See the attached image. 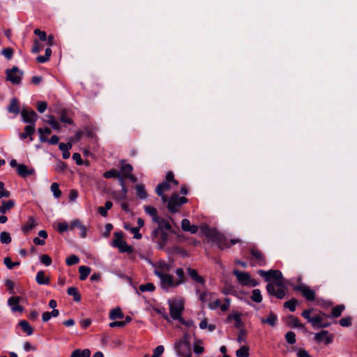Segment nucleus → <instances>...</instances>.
Returning a JSON list of instances; mask_svg holds the SVG:
<instances>
[{"mask_svg": "<svg viewBox=\"0 0 357 357\" xmlns=\"http://www.w3.org/2000/svg\"><path fill=\"white\" fill-rule=\"evenodd\" d=\"M258 273L259 275L264 278L266 281H270L271 279L274 280L275 285L279 287L274 295L276 298L282 299L284 297V279L281 271L278 270H269L268 271L259 270Z\"/></svg>", "mask_w": 357, "mask_h": 357, "instance_id": "1", "label": "nucleus"}, {"mask_svg": "<svg viewBox=\"0 0 357 357\" xmlns=\"http://www.w3.org/2000/svg\"><path fill=\"white\" fill-rule=\"evenodd\" d=\"M202 231L208 241L216 244L221 250L230 246L225 236L216 229L205 226L202 227Z\"/></svg>", "mask_w": 357, "mask_h": 357, "instance_id": "2", "label": "nucleus"}, {"mask_svg": "<svg viewBox=\"0 0 357 357\" xmlns=\"http://www.w3.org/2000/svg\"><path fill=\"white\" fill-rule=\"evenodd\" d=\"M174 349L180 357H191V347L188 333H185L181 338L176 341Z\"/></svg>", "mask_w": 357, "mask_h": 357, "instance_id": "3", "label": "nucleus"}, {"mask_svg": "<svg viewBox=\"0 0 357 357\" xmlns=\"http://www.w3.org/2000/svg\"><path fill=\"white\" fill-rule=\"evenodd\" d=\"M169 304L171 317L173 319L178 320L183 324L188 325V324H187L181 317V314L184 308L183 301H169Z\"/></svg>", "mask_w": 357, "mask_h": 357, "instance_id": "4", "label": "nucleus"}, {"mask_svg": "<svg viewBox=\"0 0 357 357\" xmlns=\"http://www.w3.org/2000/svg\"><path fill=\"white\" fill-rule=\"evenodd\" d=\"M152 241L158 244L160 250H163L169 241V234L166 231L153 229L151 234Z\"/></svg>", "mask_w": 357, "mask_h": 357, "instance_id": "5", "label": "nucleus"}, {"mask_svg": "<svg viewBox=\"0 0 357 357\" xmlns=\"http://www.w3.org/2000/svg\"><path fill=\"white\" fill-rule=\"evenodd\" d=\"M233 273L242 286L256 287L258 285V282L255 280L252 279L251 275L248 272H242L235 269Z\"/></svg>", "mask_w": 357, "mask_h": 357, "instance_id": "6", "label": "nucleus"}, {"mask_svg": "<svg viewBox=\"0 0 357 357\" xmlns=\"http://www.w3.org/2000/svg\"><path fill=\"white\" fill-rule=\"evenodd\" d=\"M187 202L188 199L185 197H180L176 193H174L169 199L167 208L170 212L175 213L181 206Z\"/></svg>", "mask_w": 357, "mask_h": 357, "instance_id": "7", "label": "nucleus"}, {"mask_svg": "<svg viewBox=\"0 0 357 357\" xmlns=\"http://www.w3.org/2000/svg\"><path fill=\"white\" fill-rule=\"evenodd\" d=\"M6 79L13 84H20L22 81L23 72L17 66H13L12 68L6 70Z\"/></svg>", "mask_w": 357, "mask_h": 357, "instance_id": "8", "label": "nucleus"}, {"mask_svg": "<svg viewBox=\"0 0 357 357\" xmlns=\"http://www.w3.org/2000/svg\"><path fill=\"white\" fill-rule=\"evenodd\" d=\"M115 238L112 241V246L116 247L121 252H130L132 248L128 245L126 242L123 241V233L121 231L114 233Z\"/></svg>", "mask_w": 357, "mask_h": 357, "instance_id": "9", "label": "nucleus"}, {"mask_svg": "<svg viewBox=\"0 0 357 357\" xmlns=\"http://www.w3.org/2000/svg\"><path fill=\"white\" fill-rule=\"evenodd\" d=\"M160 280L161 287L165 290H168L170 288H174L181 284V282H176L174 280L173 276L165 273L160 276H158Z\"/></svg>", "mask_w": 357, "mask_h": 357, "instance_id": "10", "label": "nucleus"}, {"mask_svg": "<svg viewBox=\"0 0 357 357\" xmlns=\"http://www.w3.org/2000/svg\"><path fill=\"white\" fill-rule=\"evenodd\" d=\"M152 266L154 268V273L158 277L167 273L172 268L171 264H169L164 260H160L156 263L152 264Z\"/></svg>", "mask_w": 357, "mask_h": 357, "instance_id": "11", "label": "nucleus"}, {"mask_svg": "<svg viewBox=\"0 0 357 357\" xmlns=\"http://www.w3.org/2000/svg\"><path fill=\"white\" fill-rule=\"evenodd\" d=\"M296 291L302 294V295L308 301H313L315 299L314 291L308 286L304 284H300L294 287Z\"/></svg>", "mask_w": 357, "mask_h": 357, "instance_id": "12", "label": "nucleus"}, {"mask_svg": "<svg viewBox=\"0 0 357 357\" xmlns=\"http://www.w3.org/2000/svg\"><path fill=\"white\" fill-rule=\"evenodd\" d=\"M21 115L25 123L33 125H35L38 118L37 114L32 109H24L21 112Z\"/></svg>", "mask_w": 357, "mask_h": 357, "instance_id": "13", "label": "nucleus"}, {"mask_svg": "<svg viewBox=\"0 0 357 357\" xmlns=\"http://www.w3.org/2000/svg\"><path fill=\"white\" fill-rule=\"evenodd\" d=\"M333 335L329 334L327 331H322L314 334V340L317 342H324L326 344H330L333 340Z\"/></svg>", "mask_w": 357, "mask_h": 357, "instance_id": "14", "label": "nucleus"}, {"mask_svg": "<svg viewBox=\"0 0 357 357\" xmlns=\"http://www.w3.org/2000/svg\"><path fill=\"white\" fill-rule=\"evenodd\" d=\"M250 252L255 259L256 264L259 266H265L266 261L262 252L257 248H252Z\"/></svg>", "mask_w": 357, "mask_h": 357, "instance_id": "15", "label": "nucleus"}, {"mask_svg": "<svg viewBox=\"0 0 357 357\" xmlns=\"http://www.w3.org/2000/svg\"><path fill=\"white\" fill-rule=\"evenodd\" d=\"M154 222L156 223L157 225H158L157 227L154 228L155 229H158V230L160 229V230H162V231H166L167 232V231H170L172 230L171 225L165 218H162L161 217H158L157 220H155Z\"/></svg>", "mask_w": 357, "mask_h": 357, "instance_id": "16", "label": "nucleus"}, {"mask_svg": "<svg viewBox=\"0 0 357 357\" xmlns=\"http://www.w3.org/2000/svg\"><path fill=\"white\" fill-rule=\"evenodd\" d=\"M20 298L18 296L10 297L8 301V304L13 312H22L23 307L19 305Z\"/></svg>", "mask_w": 357, "mask_h": 357, "instance_id": "17", "label": "nucleus"}, {"mask_svg": "<svg viewBox=\"0 0 357 357\" xmlns=\"http://www.w3.org/2000/svg\"><path fill=\"white\" fill-rule=\"evenodd\" d=\"M181 229L184 231H189L191 234H195L198 231V227L196 225H190V220L183 219L181 221Z\"/></svg>", "mask_w": 357, "mask_h": 357, "instance_id": "18", "label": "nucleus"}, {"mask_svg": "<svg viewBox=\"0 0 357 357\" xmlns=\"http://www.w3.org/2000/svg\"><path fill=\"white\" fill-rule=\"evenodd\" d=\"M310 324L314 328H326L329 326V324L324 322L319 315L312 317L310 319Z\"/></svg>", "mask_w": 357, "mask_h": 357, "instance_id": "19", "label": "nucleus"}, {"mask_svg": "<svg viewBox=\"0 0 357 357\" xmlns=\"http://www.w3.org/2000/svg\"><path fill=\"white\" fill-rule=\"evenodd\" d=\"M260 321L263 324H268L269 326L274 327L276 326L278 322V317L275 314L271 312L267 318L261 317Z\"/></svg>", "mask_w": 357, "mask_h": 357, "instance_id": "20", "label": "nucleus"}, {"mask_svg": "<svg viewBox=\"0 0 357 357\" xmlns=\"http://www.w3.org/2000/svg\"><path fill=\"white\" fill-rule=\"evenodd\" d=\"M195 289L196 294L202 302H206L209 299V293L205 290V287L196 286Z\"/></svg>", "mask_w": 357, "mask_h": 357, "instance_id": "21", "label": "nucleus"}, {"mask_svg": "<svg viewBox=\"0 0 357 357\" xmlns=\"http://www.w3.org/2000/svg\"><path fill=\"white\" fill-rule=\"evenodd\" d=\"M232 320L235 322V327L237 328H241L242 326V321H241V314L239 312H234L232 314H230L228 315L227 318V321L230 322Z\"/></svg>", "mask_w": 357, "mask_h": 357, "instance_id": "22", "label": "nucleus"}, {"mask_svg": "<svg viewBox=\"0 0 357 357\" xmlns=\"http://www.w3.org/2000/svg\"><path fill=\"white\" fill-rule=\"evenodd\" d=\"M17 171L18 174L22 177H26L27 176L31 175L34 173L33 169H29L28 167L24 164L17 165Z\"/></svg>", "mask_w": 357, "mask_h": 357, "instance_id": "23", "label": "nucleus"}, {"mask_svg": "<svg viewBox=\"0 0 357 357\" xmlns=\"http://www.w3.org/2000/svg\"><path fill=\"white\" fill-rule=\"evenodd\" d=\"M36 281L39 284L47 285L50 284V278L45 276V272L40 271L37 273L36 276Z\"/></svg>", "mask_w": 357, "mask_h": 357, "instance_id": "24", "label": "nucleus"}, {"mask_svg": "<svg viewBox=\"0 0 357 357\" xmlns=\"http://www.w3.org/2000/svg\"><path fill=\"white\" fill-rule=\"evenodd\" d=\"M172 185H174L172 183L164 181L158 185L155 189V192L158 195H161L162 192H165L167 191H169L172 188Z\"/></svg>", "mask_w": 357, "mask_h": 357, "instance_id": "25", "label": "nucleus"}, {"mask_svg": "<svg viewBox=\"0 0 357 357\" xmlns=\"http://www.w3.org/2000/svg\"><path fill=\"white\" fill-rule=\"evenodd\" d=\"M35 132V125L30 124L26 126L24 128V132L21 133L20 137L21 139H26L27 137H30V140L32 141L33 138L31 137L32 134Z\"/></svg>", "mask_w": 357, "mask_h": 357, "instance_id": "26", "label": "nucleus"}, {"mask_svg": "<svg viewBox=\"0 0 357 357\" xmlns=\"http://www.w3.org/2000/svg\"><path fill=\"white\" fill-rule=\"evenodd\" d=\"M39 139L41 142H46L47 141V136L51 134L50 128L45 127L44 128H38Z\"/></svg>", "mask_w": 357, "mask_h": 357, "instance_id": "27", "label": "nucleus"}, {"mask_svg": "<svg viewBox=\"0 0 357 357\" xmlns=\"http://www.w3.org/2000/svg\"><path fill=\"white\" fill-rule=\"evenodd\" d=\"M204 342L202 340L197 339L193 343V351L195 354L200 355L202 354L204 351Z\"/></svg>", "mask_w": 357, "mask_h": 357, "instance_id": "28", "label": "nucleus"}, {"mask_svg": "<svg viewBox=\"0 0 357 357\" xmlns=\"http://www.w3.org/2000/svg\"><path fill=\"white\" fill-rule=\"evenodd\" d=\"M345 306L344 305H339L332 308L331 313L328 316L330 318L339 317L342 312L344 310Z\"/></svg>", "mask_w": 357, "mask_h": 357, "instance_id": "29", "label": "nucleus"}, {"mask_svg": "<svg viewBox=\"0 0 357 357\" xmlns=\"http://www.w3.org/2000/svg\"><path fill=\"white\" fill-rule=\"evenodd\" d=\"M14 205L15 202L13 200L3 201L2 205L0 206V213L2 214L7 213Z\"/></svg>", "mask_w": 357, "mask_h": 357, "instance_id": "30", "label": "nucleus"}, {"mask_svg": "<svg viewBox=\"0 0 357 357\" xmlns=\"http://www.w3.org/2000/svg\"><path fill=\"white\" fill-rule=\"evenodd\" d=\"M36 225V223L35 222V220L33 217H29L28 218L27 222L22 227V231L24 233L27 234L29 233L32 229H33Z\"/></svg>", "mask_w": 357, "mask_h": 357, "instance_id": "31", "label": "nucleus"}, {"mask_svg": "<svg viewBox=\"0 0 357 357\" xmlns=\"http://www.w3.org/2000/svg\"><path fill=\"white\" fill-rule=\"evenodd\" d=\"M145 212L152 218V221L154 222L158 218V211L155 207L146 206L144 207Z\"/></svg>", "mask_w": 357, "mask_h": 357, "instance_id": "32", "label": "nucleus"}, {"mask_svg": "<svg viewBox=\"0 0 357 357\" xmlns=\"http://www.w3.org/2000/svg\"><path fill=\"white\" fill-rule=\"evenodd\" d=\"M91 355V351L89 349H84L83 350L75 349L71 354V357H89Z\"/></svg>", "mask_w": 357, "mask_h": 357, "instance_id": "33", "label": "nucleus"}, {"mask_svg": "<svg viewBox=\"0 0 357 357\" xmlns=\"http://www.w3.org/2000/svg\"><path fill=\"white\" fill-rule=\"evenodd\" d=\"M136 195L137 197L141 199H145L147 197V194L145 190V187L143 184H137L135 187Z\"/></svg>", "mask_w": 357, "mask_h": 357, "instance_id": "34", "label": "nucleus"}, {"mask_svg": "<svg viewBox=\"0 0 357 357\" xmlns=\"http://www.w3.org/2000/svg\"><path fill=\"white\" fill-rule=\"evenodd\" d=\"M8 111L10 113L17 114L20 112L18 102L16 98H13L8 107Z\"/></svg>", "mask_w": 357, "mask_h": 357, "instance_id": "35", "label": "nucleus"}, {"mask_svg": "<svg viewBox=\"0 0 357 357\" xmlns=\"http://www.w3.org/2000/svg\"><path fill=\"white\" fill-rule=\"evenodd\" d=\"M79 279L84 280L87 278L91 273V268L85 266H81L79 268Z\"/></svg>", "mask_w": 357, "mask_h": 357, "instance_id": "36", "label": "nucleus"}, {"mask_svg": "<svg viewBox=\"0 0 357 357\" xmlns=\"http://www.w3.org/2000/svg\"><path fill=\"white\" fill-rule=\"evenodd\" d=\"M112 202L110 201H107L105 204V206H99L98 208V213L103 217H106L107 215V211L109 210L112 207Z\"/></svg>", "mask_w": 357, "mask_h": 357, "instance_id": "37", "label": "nucleus"}, {"mask_svg": "<svg viewBox=\"0 0 357 357\" xmlns=\"http://www.w3.org/2000/svg\"><path fill=\"white\" fill-rule=\"evenodd\" d=\"M19 325L21 326L22 330L26 333L27 335H31L33 334V330L32 327L30 326V324L24 320L21 321L19 323Z\"/></svg>", "mask_w": 357, "mask_h": 357, "instance_id": "38", "label": "nucleus"}, {"mask_svg": "<svg viewBox=\"0 0 357 357\" xmlns=\"http://www.w3.org/2000/svg\"><path fill=\"white\" fill-rule=\"evenodd\" d=\"M236 355L237 357H249V348L247 346H242L240 349L236 350Z\"/></svg>", "mask_w": 357, "mask_h": 357, "instance_id": "39", "label": "nucleus"}, {"mask_svg": "<svg viewBox=\"0 0 357 357\" xmlns=\"http://www.w3.org/2000/svg\"><path fill=\"white\" fill-rule=\"evenodd\" d=\"M67 293L70 296H73L74 297V300L75 301H79L81 299V296L78 292L77 289L75 287H71L67 289Z\"/></svg>", "mask_w": 357, "mask_h": 357, "instance_id": "40", "label": "nucleus"}, {"mask_svg": "<svg viewBox=\"0 0 357 357\" xmlns=\"http://www.w3.org/2000/svg\"><path fill=\"white\" fill-rule=\"evenodd\" d=\"M199 328L202 330L207 329L209 332H212L215 329L214 324H208L207 319H204L199 323Z\"/></svg>", "mask_w": 357, "mask_h": 357, "instance_id": "41", "label": "nucleus"}, {"mask_svg": "<svg viewBox=\"0 0 357 357\" xmlns=\"http://www.w3.org/2000/svg\"><path fill=\"white\" fill-rule=\"evenodd\" d=\"M12 241L10 234L7 231H2L0 234V241L3 244H9Z\"/></svg>", "mask_w": 357, "mask_h": 357, "instance_id": "42", "label": "nucleus"}, {"mask_svg": "<svg viewBox=\"0 0 357 357\" xmlns=\"http://www.w3.org/2000/svg\"><path fill=\"white\" fill-rule=\"evenodd\" d=\"M251 299L255 303H261L262 301V296L261 291L258 289H255L252 292Z\"/></svg>", "mask_w": 357, "mask_h": 357, "instance_id": "43", "label": "nucleus"}, {"mask_svg": "<svg viewBox=\"0 0 357 357\" xmlns=\"http://www.w3.org/2000/svg\"><path fill=\"white\" fill-rule=\"evenodd\" d=\"M123 317V314L119 308L113 309L109 314L110 319H121Z\"/></svg>", "mask_w": 357, "mask_h": 357, "instance_id": "44", "label": "nucleus"}, {"mask_svg": "<svg viewBox=\"0 0 357 357\" xmlns=\"http://www.w3.org/2000/svg\"><path fill=\"white\" fill-rule=\"evenodd\" d=\"M132 167L130 164H123L121 166L122 176L126 178L132 171Z\"/></svg>", "mask_w": 357, "mask_h": 357, "instance_id": "45", "label": "nucleus"}, {"mask_svg": "<svg viewBox=\"0 0 357 357\" xmlns=\"http://www.w3.org/2000/svg\"><path fill=\"white\" fill-rule=\"evenodd\" d=\"M297 303V300L292 298L291 300L285 302L284 306V307L288 308L291 312H294Z\"/></svg>", "mask_w": 357, "mask_h": 357, "instance_id": "46", "label": "nucleus"}, {"mask_svg": "<svg viewBox=\"0 0 357 357\" xmlns=\"http://www.w3.org/2000/svg\"><path fill=\"white\" fill-rule=\"evenodd\" d=\"M51 191L56 198H59L61 195V192L59 190V185L56 183H53L50 187Z\"/></svg>", "mask_w": 357, "mask_h": 357, "instance_id": "47", "label": "nucleus"}, {"mask_svg": "<svg viewBox=\"0 0 357 357\" xmlns=\"http://www.w3.org/2000/svg\"><path fill=\"white\" fill-rule=\"evenodd\" d=\"M139 290L144 291H153L155 290V286L153 283H146L139 286Z\"/></svg>", "mask_w": 357, "mask_h": 357, "instance_id": "48", "label": "nucleus"}, {"mask_svg": "<svg viewBox=\"0 0 357 357\" xmlns=\"http://www.w3.org/2000/svg\"><path fill=\"white\" fill-rule=\"evenodd\" d=\"M286 341L291 344H293L296 342V335L292 331H289L285 335Z\"/></svg>", "mask_w": 357, "mask_h": 357, "instance_id": "49", "label": "nucleus"}, {"mask_svg": "<svg viewBox=\"0 0 357 357\" xmlns=\"http://www.w3.org/2000/svg\"><path fill=\"white\" fill-rule=\"evenodd\" d=\"M3 263L8 269H13L15 266L20 265V262H12L8 257L4 258Z\"/></svg>", "mask_w": 357, "mask_h": 357, "instance_id": "50", "label": "nucleus"}, {"mask_svg": "<svg viewBox=\"0 0 357 357\" xmlns=\"http://www.w3.org/2000/svg\"><path fill=\"white\" fill-rule=\"evenodd\" d=\"M165 182L172 183L174 186H177L178 185V181L174 179V174L172 172H167L166 175V180Z\"/></svg>", "mask_w": 357, "mask_h": 357, "instance_id": "51", "label": "nucleus"}, {"mask_svg": "<svg viewBox=\"0 0 357 357\" xmlns=\"http://www.w3.org/2000/svg\"><path fill=\"white\" fill-rule=\"evenodd\" d=\"M43 49V45L40 43L38 40L36 39L33 42V45L31 48V52L33 54L38 53Z\"/></svg>", "mask_w": 357, "mask_h": 357, "instance_id": "52", "label": "nucleus"}, {"mask_svg": "<svg viewBox=\"0 0 357 357\" xmlns=\"http://www.w3.org/2000/svg\"><path fill=\"white\" fill-rule=\"evenodd\" d=\"M352 324V319L351 317H346L340 320V324L342 327L350 326Z\"/></svg>", "mask_w": 357, "mask_h": 357, "instance_id": "53", "label": "nucleus"}, {"mask_svg": "<svg viewBox=\"0 0 357 357\" xmlns=\"http://www.w3.org/2000/svg\"><path fill=\"white\" fill-rule=\"evenodd\" d=\"M79 259L78 257H77L76 255H71L66 259V262L67 265L72 266L77 264L79 262Z\"/></svg>", "mask_w": 357, "mask_h": 357, "instance_id": "54", "label": "nucleus"}, {"mask_svg": "<svg viewBox=\"0 0 357 357\" xmlns=\"http://www.w3.org/2000/svg\"><path fill=\"white\" fill-rule=\"evenodd\" d=\"M119 173L115 169H111L109 171L105 172L103 174V176L106 178H116Z\"/></svg>", "mask_w": 357, "mask_h": 357, "instance_id": "55", "label": "nucleus"}, {"mask_svg": "<svg viewBox=\"0 0 357 357\" xmlns=\"http://www.w3.org/2000/svg\"><path fill=\"white\" fill-rule=\"evenodd\" d=\"M245 335H246V331L244 329L240 330V331L238 332V337H237V342L239 344L245 342Z\"/></svg>", "mask_w": 357, "mask_h": 357, "instance_id": "56", "label": "nucleus"}, {"mask_svg": "<svg viewBox=\"0 0 357 357\" xmlns=\"http://www.w3.org/2000/svg\"><path fill=\"white\" fill-rule=\"evenodd\" d=\"M72 146H73L72 142L70 141L67 144L60 143L59 144V149L62 152L69 151L72 148Z\"/></svg>", "mask_w": 357, "mask_h": 357, "instance_id": "57", "label": "nucleus"}, {"mask_svg": "<svg viewBox=\"0 0 357 357\" xmlns=\"http://www.w3.org/2000/svg\"><path fill=\"white\" fill-rule=\"evenodd\" d=\"M176 274L178 279L176 282H181V284L184 282V271L182 268H177L176 270Z\"/></svg>", "mask_w": 357, "mask_h": 357, "instance_id": "58", "label": "nucleus"}, {"mask_svg": "<svg viewBox=\"0 0 357 357\" xmlns=\"http://www.w3.org/2000/svg\"><path fill=\"white\" fill-rule=\"evenodd\" d=\"M35 35L38 36L40 40L45 41L47 40V35L45 31H40L38 29L34 30Z\"/></svg>", "mask_w": 357, "mask_h": 357, "instance_id": "59", "label": "nucleus"}, {"mask_svg": "<svg viewBox=\"0 0 357 357\" xmlns=\"http://www.w3.org/2000/svg\"><path fill=\"white\" fill-rule=\"evenodd\" d=\"M5 285L9 291L10 294H15L14 287L15 283L10 280H6L5 282Z\"/></svg>", "mask_w": 357, "mask_h": 357, "instance_id": "60", "label": "nucleus"}, {"mask_svg": "<svg viewBox=\"0 0 357 357\" xmlns=\"http://www.w3.org/2000/svg\"><path fill=\"white\" fill-rule=\"evenodd\" d=\"M165 348L162 345L158 346L153 351L152 357H159L163 352Z\"/></svg>", "mask_w": 357, "mask_h": 357, "instance_id": "61", "label": "nucleus"}, {"mask_svg": "<svg viewBox=\"0 0 357 357\" xmlns=\"http://www.w3.org/2000/svg\"><path fill=\"white\" fill-rule=\"evenodd\" d=\"M47 104L46 102L40 101L37 102V109L40 113H43L47 109Z\"/></svg>", "mask_w": 357, "mask_h": 357, "instance_id": "62", "label": "nucleus"}, {"mask_svg": "<svg viewBox=\"0 0 357 357\" xmlns=\"http://www.w3.org/2000/svg\"><path fill=\"white\" fill-rule=\"evenodd\" d=\"M40 261L45 266H50L52 264V259L47 255L40 257Z\"/></svg>", "mask_w": 357, "mask_h": 357, "instance_id": "63", "label": "nucleus"}, {"mask_svg": "<svg viewBox=\"0 0 357 357\" xmlns=\"http://www.w3.org/2000/svg\"><path fill=\"white\" fill-rule=\"evenodd\" d=\"M296 357H312L309 353L305 349H299L296 353Z\"/></svg>", "mask_w": 357, "mask_h": 357, "instance_id": "64", "label": "nucleus"}]
</instances>
